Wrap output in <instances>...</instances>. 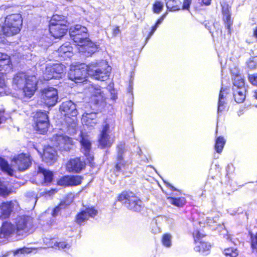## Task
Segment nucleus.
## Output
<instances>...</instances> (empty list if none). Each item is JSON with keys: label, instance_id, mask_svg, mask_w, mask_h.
I'll return each instance as SVG.
<instances>
[{"label": "nucleus", "instance_id": "c85d7f7f", "mask_svg": "<svg viewBox=\"0 0 257 257\" xmlns=\"http://www.w3.org/2000/svg\"><path fill=\"white\" fill-rule=\"evenodd\" d=\"M34 120L36 123H49L48 115L45 112L37 111L34 116Z\"/></svg>", "mask_w": 257, "mask_h": 257}, {"label": "nucleus", "instance_id": "2f4dec72", "mask_svg": "<svg viewBox=\"0 0 257 257\" xmlns=\"http://www.w3.org/2000/svg\"><path fill=\"white\" fill-rule=\"evenodd\" d=\"M0 168L3 171L7 172L10 176L13 175V170L9 165L8 162L1 158H0Z\"/></svg>", "mask_w": 257, "mask_h": 257}, {"label": "nucleus", "instance_id": "7ed1b4c3", "mask_svg": "<svg viewBox=\"0 0 257 257\" xmlns=\"http://www.w3.org/2000/svg\"><path fill=\"white\" fill-rule=\"evenodd\" d=\"M87 68L89 75L101 81L108 78L111 70L106 61L104 60L92 62L87 65Z\"/></svg>", "mask_w": 257, "mask_h": 257}, {"label": "nucleus", "instance_id": "864d4df0", "mask_svg": "<svg viewBox=\"0 0 257 257\" xmlns=\"http://www.w3.org/2000/svg\"><path fill=\"white\" fill-rule=\"evenodd\" d=\"M193 0H184L183 5V9L188 10L189 8L190 5Z\"/></svg>", "mask_w": 257, "mask_h": 257}, {"label": "nucleus", "instance_id": "72a5a7b5", "mask_svg": "<svg viewBox=\"0 0 257 257\" xmlns=\"http://www.w3.org/2000/svg\"><path fill=\"white\" fill-rule=\"evenodd\" d=\"M225 143V141L222 137H219L216 139L215 145V149L218 153L221 152Z\"/></svg>", "mask_w": 257, "mask_h": 257}, {"label": "nucleus", "instance_id": "79ce46f5", "mask_svg": "<svg viewBox=\"0 0 257 257\" xmlns=\"http://www.w3.org/2000/svg\"><path fill=\"white\" fill-rule=\"evenodd\" d=\"M57 184L64 187L69 186L68 176H65L61 177L58 181Z\"/></svg>", "mask_w": 257, "mask_h": 257}, {"label": "nucleus", "instance_id": "5701e85b", "mask_svg": "<svg viewBox=\"0 0 257 257\" xmlns=\"http://www.w3.org/2000/svg\"><path fill=\"white\" fill-rule=\"evenodd\" d=\"M81 150L85 156L88 157V160L89 162L93 160V156L90 154L91 148V144L87 138L82 137L81 141Z\"/></svg>", "mask_w": 257, "mask_h": 257}, {"label": "nucleus", "instance_id": "a211bd4d", "mask_svg": "<svg viewBox=\"0 0 257 257\" xmlns=\"http://www.w3.org/2000/svg\"><path fill=\"white\" fill-rule=\"evenodd\" d=\"M13 161L17 165L20 171L27 169L31 165V160L28 156L25 154H20L14 159Z\"/></svg>", "mask_w": 257, "mask_h": 257}, {"label": "nucleus", "instance_id": "473e14b6", "mask_svg": "<svg viewBox=\"0 0 257 257\" xmlns=\"http://www.w3.org/2000/svg\"><path fill=\"white\" fill-rule=\"evenodd\" d=\"M69 186L81 184L82 178L80 176H68Z\"/></svg>", "mask_w": 257, "mask_h": 257}, {"label": "nucleus", "instance_id": "1a4fd4ad", "mask_svg": "<svg viewBox=\"0 0 257 257\" xmlns=\"http://www.w3.org/2000/svg\"><path fill=\"white\" fill-rule=\"evenodd\" d=\"M88 73L87 65L81 64L79 66L71 67L68 74L69 78L75 83L84 81Z\"/></svg>", "mask_w": 257, "mask_h": 257}, {"label": "nucleus", "instance_id": "774afa93", "mask_svg": "<svg viewBox=\"0 0 257 257\" xmlns=\"http://www.w3.org/2000/svg\"><path fill=\"white\" fill-rule=\"evenodd\" d=\"M157 232H159V229H158V230H155V231H154V233H157Z\"/></svg>", "mask_w": 257, "mask_h": 257}, {"label": "nucleus", "instance_id": "a18cd8bd", "mask_svg": "<svg viewBox=\"0 0 257 257\" xmlns=\"http://www.w3.org/2000/svg\"><path fill=\"white\" fill-rule=\"evenodd\" d=\"M248 67L250 69H254L256 67L257 63L254 58H250L247 62Z\"/></svg>", "mask_w": 257, "mask_h": 257}, {"label": "nucleus", "instance_id": "69168bd1", "mask_svg": "<svg viewBox=\"0 0 257 257\" xmlns=\"http://www.w3.org/2000/svg\"><path fill=\"white\" fill-rule=\"evenodd\" d=\"M51 192H52V193H55L56 192V191L55 189L51 190L50 192H49L48 193H50Z\"/></svg>", "mask_w": 257, "mask_h": 257}, {"label": "nucleus", "instance_id": "f257e3e1", "mask_svg": "<svg viewBox=\"0 0 257 257\" xmlns=\"http://www.w3.org/2000/svg\"><path fill=\"white\" fill-rule=\"evenodd\" d=\"M37 78L24 72L18 73L14 77L13 84L21 90L24 96L31 97L34 95L37 86Z\"/></svg>", "mask_w": 257, "mask_h": 257}, {"label": "nucleus", "instance_id": "9d476101", "mask_svg": "<svg viewBox=\"0 0 257 257\" xmlns=\"http://www.w3.org/2000/svg\"><path fill=\"white\" fill-rule=\"evenodd\" d=\"M58 98V91L56 88L52 87H47L41 91V101L48 106L55 105Z\"/></svg>", "mask_w": 257, "mask_h": 257}, {"label": "nucleus", "instance_id": "052dcab7", "mask_svg": "<svg viewBox=\"0 0 257 257\" xmlns=\"http://www.w3.org/2000/svg\"><path fill=\"white\" fill-rule=\"evenodd\" d=\"M211 0H202V3L205 5H209L210 4Z\"/></svg>", "mask_w": 257, "mask_h": 257}, {"label": "nucleus", "instance_id": "ddd939ff", "mask_svg": "<svg viewBox=\"0 0 257 257\" xmlns=\"http://www.w3.org/2000/svg\"><path fill=\"white\" fill-rule=\"evenodd\" d=\"M53 145L61 150L67 151L71 149L72 140L67 136L56 135L52 138Z\"/></svg>", "mask_w": 257, "mask_h": 257}, {"label": "nucleus", "instance_id": "0e129e2a", "mask_svg": "<svg viewBox=\"0 0 257 257\" xmlns=\"http://www.w3.org/2000/svg\"><path fill=\"white\" fill-rule=\"evenodd\" d=\"M161 22H162L161 20H159L157 21V23L156 24V25L158 26V25H159V24H160Z\"/></svg>", "mask_w": 257, "mask_h": 257}, {"label": "nucleus", "instance_id": "680f3d73", "mask_svg": "<svg viewBox=\"0 0 257 257\" xmlns=\"http://www.w3.org/2000/svg\"><path fill=\"white\" fill-rule=\"evenodd\" d=\"M253 36L257 38V28L253 32Z\"/></svg>", "mask_w": 257, "mask_h": 257}, {"label": "nucleus", "instance_id": "de8ad7c7", "mask_svg": "<svg viewBox=\"0 0 257 257\" xmlns=\"http://www.w3.org/2000/svg\"><path fill=\"white\" fill-rule=\"evenodd\" d=\"M248 80L252 85L257 86V74L249 75Z\"/></svg>", "mask_w": 257, "mask_h": 257}, {"label": "nucleus", "instance_id": "dca6fc26", "mask_svg": "<svg viewBox=\"0 0 257 257\" xmlns=\"http://www.w3.org/2000/svg\"><path fill=\"white\" fill-rule=\"evenodd\" d=\"M88 91L91 94V100L94 103L97 104L104 101L105 95L103 91L99 87L92 85L88 88Z\"/></svg>", "mask_w": 257, "mask_h": 257}, {"label": "nucleus", "instance_id": "a878e982", "mask_svg": "<svg viewBox=\"0 0 257 257\" xmlns=\"http://www.w3.org/2000/svg\"><path fill=\"white\" fill-rule=\"evenodd\" d=\"M38 175H42L44 177L45 183H50L52 181L53 177L52 172L41 167L38 168Z\"/></svg>", "mask_w": 257, "mask_h": 257}, {"label": "nucleus", "instance_id": "412c9836", "mask_svg": "<svg viewBox=\"0 0 257 257\" xmlns=\"http://www.w3.org/2000/svg\"><path fill=\"white\" fill-rule=\"evenodd\" d=\"M56 152L53 148L47 146L44 149L42 159L46 163L52 164L56 160Z\"/></svg>", "mask_w": 257, "mask_h": 257}, {"label": "nucleus", "instance_id": "b1692460", "mask_svg": "<svg viewBox=\"0 0 257 257\" xmlns=\"http://www.w3.org/2000/svg\"><path fill=\"white\" fill-rule=\"evenodd\" d=\"M233 90V97L237 103H242L245 98L246 89L245 87L234 88Z\"/></svg>", "mask_w": 257, "mask_h": 257}, {"label": "nucleus", "instance_id": "8fccbe9b", "mask_svg": "<svg viewBox=\"0 0 257 257\" xmlns=\"http://www.w3.org/2000/svg\"><path fill=\"white\" fill-rule=\"evenodd\" d=\"M227 95V92L226 91L225 89L222 87L219 93V99H226Z\"/></svg>", "mask_w": 257, "mask_h": 257}, {"label": "nucleus", "instance_id": "39448f33", "mask_svg": "<svg viewBox=\"0 0 257 257\" xmlns=\"http://www.w3.org/2000/svg\"><path fill=\"white\" fill-rule=\"evenodd\" d=\"M118 200L130 210L140 211L142 208V202L132 192H122Z\"/></svg>", "mask_w": 257, "mask_h": 257}, {"label": "nucleus", "instance_id": "ea45409f", "mask_svg": "<svg viewBox=\"0 0 257 257\" xmlns=\"http://www.w3.org/2000/svg\"><path fill=\"white\" fill-rule=\"evenodd\" d=\"M226 108V99H218V112H222Z\"/></svg>", "mask_w": 257, "mask_h": 257}, {"label": "nucleus", "instance_id": "3c124183", "mask_svg": "<svg viewBox=\"0 0 257 257\" xmlns=\"http://www.w3.org/2000/svg\"><path fill=\"white\" fill-rule=\"evenodd\" d=\"M30 252V251H29V249L28 248H20V249H19L18 250H17L14 254L15 255H17L19 253H21V254H25V253H29Z\"/></svg>", "mask_w": 257, "mask_h": 257}, {"label": "nucleus", "instance_id": "2eb2a0df", "mask_svg": "<svg viewBox=\"0 0 257 257\" xmlns=\"http://www.w3.org/2000/svg\"><path fill=\"white\" fill-rule=\"evenodd\" d=\"M85 166V162L81 160L80 158H77L71 159L68 162L66 169L69 172L79 173L84 168Z\"/></svg>", "mask_w": 257, "mask_h": 257}, {"label": "nucleus", "instance_id": "e2e57ef3", "mask_svg": "<svg viewBox=\"0 0 257 257\" xmlns=\"http://www.w3.org/2000/svg\"><path fill=\"white\" fill-rule=\"evenodd\" d=\"M34 197L32 199V201L33 202H35V203H36V201H37V197L35 196V195L34 194Z\"/></svg>", "mask_w": 257, "mask_h": 257}, {"label": "nucleus", "instance_id": "4be33fe9", "mask_svg": "<svg viewBox=\"0 0 257 257\" xmlns=\"http://www.w3.org/2000/svg\"><path fill=\"white\" fill-rule=\"evenodd\" d=\"M10 57L7 54L0 52V71H10L12 69Z\"/></svg>", "mask_w": 257, "mask_h": 257}, {"label": "nucleus", "instance_id": "0eeeda50", "mask_svg": "<svg viewBox=\"0 0 257 257\" xmlns=\"http://www.w3.org/2000/svg\"><path fill=\"white\" fill-rule=\"evenodd\" d=\"M65 70V67L62 64L49 63L43 72V76L45 80L59 79L61 78Z\"/></svg>", "mask_w": 257, "mask_h": 257}, {"label": "nucleus", "instance_id": "4c0bfd02", "mask_svg": "<svg viewBox=\"0 0 257 257\" xmlns=\"http://www.w3.org/2000/svg\"><path fill=\"white\" fill-rule=\"evenodd\" d=\"M170 202L178 207H181L185 203V200L184 198H170Z\"/></svg>", "mask_w": 257, "mask_h": 257}, {"label": "nucleus", "instance_id": "c9c22d12", "mask_svg": "<svg viewBox=\"0 0 257 257\" xmlns=\"http://www.w3.org/2000/svg\"><path fill=\"white\" fill-rule=\"evenodd\" d=\"M224 253L226 257H236L238 252L235 248H228L224 249Z\"/></svg>", "mask_w": 257, "mask_h": 257}, {"label": "nucleus", "instance_id": "e433bc0d", "mask_svg": "<svg viewBox=\"0 0 257 257\" xmlns=\"http://www.w3.org/2000/svg\"><path fill=\"white\" fill-rule=\"evenodd\" d=\"M36 128L37 131H39L40 134H43L47 131L49 123H36Z\"/></svg>", "mask_w": 257, "mask_h": 257}, {"label": "nucleus", "instance_id": "20e7f679", "mask_svg": "<svg viewBox=\"0 0 257 257\" xmlns=\"http://www.w3.org/2000/svg\"><path fill=\"white\" fill-rule=\"evenodd\" d=\"M74 42L79 46V50L84 53L86 56H89L95 53L97 50V47L88 38L87 32L86 35L80 34L70 36Z\"/></svg>", "mask_w": 257, "mask_h": 257}, {"label": "nucleus", "instance_id": "393cba45", "mask_svg": "<svg viewBox=\"0 0 257 257\" xmlns=\"http://www.w3.org/2000/svg\"><path fill=\"white\" fill-rule=\"evenodd\" d=\"M124 152V145L120 144L117 147V163L115 165V168L117 171L120 170L121 167L123 166L124 165L122 157V154Z\"/></svg>", "mask_w": 257, "mask_h": 257}, {"label": "nucleus", "instance_id": "6e6d98bb", "mask_svg": "<svg viewBox=\"0 0 257 257\" xmlns=\"http://www.w3.org/2000/svg\"><path fill=\"white\" fill-rule=\"evenodd\" d=\"M194 236L195 237V241L196 242V243L197 242V239L199 240L201 237L203 236V234H202L198 231L196 232L195 234L194 233Z\"/></svg>", "mask_w": 257, "mask_h": 257}, {"label": "nucleus", "instance_id": "13d9d810", "mask_svg": "<svg viewBox=\"0 0 257 257\" xmlns=\"http://www.w3.org/2000/svg\"><path fill=\"white\" fill-rule=\"evenodd\" d=\"M222 13L223 15L230 14L229 10L228 9V6L226 7H223L222 8Z\"/></svg>", "mask_w": 257, "mask_h": 257}, {"label": "nucleus", "instance_id": "338daca9", "mask_svg": "<svg viewBox=\"0 0 257 257\" xmlns=\"http://www.w3.org/2000/svg\"><path fill=\"white\" fill-rule=\"evenodd\" d=\"M254 96L257 99V90L254 92Z\"/></svg>", "mask_w": 257, "mask_h": 257}, {"label": "nucleus", "instance_id": "bf43d9fd", "mask_svg": "<svg viewBox=\"0 0 257 257\" xmlns=\"http://www.w3.org/2000/svg\"><path fill=\"white\" fill-rule=\"evenodd\" d=\"M157 26H156V25L153 27L152 28V31L150 32V34H149V37L147 38V39H149V38L151 36V35H153V34L155 32V31H156L157 28Z\"/></svg>", "mask_w": 257, "mask_h": 257}, {"label": "nucleus", "instance_id": "f03ea898", "mask_svg": "<svg viewBox=\"0 0 257 257\" xmlns=\"http://www.w3.org/2000/svg\"><path fill=\"white\" fill-rule=\"evenodd\" d=\"M22 24L23 19L20 14H11L6 17L5 22L0 29L4 35L9 37L12 36L20 32Z\"/></svg>", "mask_w": 257, "mask_h": 257}, {"label": "nucleus", "instance_id": "c756f323", "mask_svg": "<svg viewBox=\"0 0 257 257\" xmlns=\"http://www.w3.org/2000/svg\"><path fill=\"white\" fill-rule=\"evenodd\" d=\"M233 84L232 89H234L235 88L239 89L242 87H245L244 79L242 77L239 75H236L235 76L233 79Z\"/></svg>", "mask_w": 257, "mask_h": 257}, {"label": "nucleus", "instance_id": "a19ab883", "mask_svg": "<svg viewBox=\"0 0 257 257\" xmlns=\"http://www.w3.org/2000/svg\"><path fill=\"white\" fill-rule=\"evenodd\" d=\"M176 4V2L175 0H169L166 3V7L170 11H175L178 10Z\"/></svg>", "mask_w": 257, "mask_h": 257}, {"label": "nucleus", "instance_id": "4468645a", "mask_svg": "<svg viewBox=\"0 0 257 257\" xmlns=\"http://www.w3.org/2000/svg\"><path fill=\"white\" fill-rule=\"evenodd\" d=\"M109 128L110 126L107 122L103 125L98 140L99 146L102 148L109 147L112 144V140L111 139L109 135Z\"/></svg>", "mask_w": 257, "mask_h": 257}, {"label": "nucleus", "instance_id": "09e8293b", "mask_svg": "<svg viewBox=\"0 0 257 257\" xmlns=\"http://www.w3.org/2000/svg\"><path fill=\"white\" fill-rule=\"evenodd\" d=\"M6 86L3 72H0V88H3Z\"/></svg>", "mask_w": 257, "mask_h": 257}, {"label": "nucleus", "instance_id": "58836bf2", "mask_svg": "<svg viewBox=\"0 0 257 257\" xmlns=\"http://www.w3.org/2000/svg\"><path fill=\"white\" fill-rule=\"evenodd\" d=\"M172 236L170 234H165L162 238V243L163 245L167 247H169L171 245Z\"/></svg>", "mask_w": 257, "mask_h": 257}, {"label": "nucleus", "instance_id": "f704fd0d", "mask_svg": "<svg viewBox=\"0 0 257 257\" xmlns=\"http://www.w3.org/2000/svg\"><path fill=\"white\" fill-rule=\"evenodd\" d=\"M251 247L252 252L257 256V232L251 235Z\"/></svg>", "mask_w": 257, "mask_h": 257}, {"label": "nucleus", "instance_id": "7c9ffc66", "mask_svg": "<svg viewBox=\"0 0 257 257\" xmlns=\"http://www.w3.org/2000/svg\"><path fill=\"white\" fill-rule=\"evenodd\" d=\"M7 182L0 180V195L3 197H6L11 193L10 190L8 187Z\"/></svg>", "mask_w": 257, "mask_h": 257}, {"label": "nucleus", "instance_id": "5fc2aeb1", "mask_svg": "<svg viewBox=\"0 0 257 257\" xmlns=\"http://www.w3.org/2000/svg\"><path fill=\"white\" fill-rule=\"evenodd\" d=\"M57 246L59 248H67V247H69V244H67L65 242H60L57 243Z\"/></svg>", "mask_w": 257, "mask_h": 257}, {"label": "nucleus", "instance_id": "aec40b11", "mask_svg": "<svg viewBox=\"0 0 257 257\" xmlns=\"http://www.w3.org/2000/svg\"><path fill=\"white\" fill-rule=\"evenodd\" d=\"M97 113L92 112L91 113H84L82 115V123L88 127H93L98 122Z\"/></svg>", "mask_w": 257, "mask_h": 257}, {"label": "nucleus", "instance_id": "c03bdc74", "mask_svg": "<svg viewBox=\"0 0 257 257\" xmlns=\"http://www.w3.org/2000/svg\"><path fill=\"white\" fill-rule=\"evenodd\" d=\"M72 48L69 43H65L62 45L59 49V51L60 53H65L67 52H70Z\"/></svg>", "mask_w": 257, "mask_h": 257}, {"label": "nucleus", "instance_id": "6ab92c4d", "mask_svg": "<svg viewBox=\"0 0 257 257\" xmlns=\"http://www.w3.org/2000/svg\"><path fill=\"white\" fill-rule=\"evenodd\" d=\"M97 214V211L93 208H87L78 214L76 217V221L80 224L88 219L89 217H94Z\"/></svg>", "mask_w": 257, "mask_h": 257}, {"label": "nucleus", "instance_id": "37998d69", "mask_svg": "<svg viewBox=\"0 0 257 257\" xmlns=\"http://www.w3.org/2000/svg\"><path fill=\"white\" fill-rule=\"evenodd\" d=\"M163 4L159 1L156 2L153 6V10L155 13H159L163 8Z\"/></svg>", "mask_w": 257, "mask_h": 257}, {"label": "nucleus", "instance_id": "49530a36", "mask_svg": "<svg viewBox=\"0 0 257 257\" xmlns=\"http://www.w3.org/2000/svg\"><path fill=\"white\" fill-rule=\"evenodd\" d=\"M223 19L226 23V27L227 29L229 30L230 27L231 26V23H230V14H226L223 15Z\"/></svg>", "mask_w": 257, "mask_h": 257}, {"label": "nucleus", "instance_id": "bb28decb", "mask_svg": "<svg viewBox=\"0 0 257 257\" xmlns=\"http://www.w3.org/2000/svg\"><path fill=\"white\" fill-rule=\"evenodd\" d=\"M87 32V29L86 27L80 25H76L74 27H71L69 30L70 36L83 34L86 35Z\"/></svg>", "mask_w": 257, "mask_h": 257}, {"label": "nucleus", "instance_id": "603ef678", "mask_svg": "<svg viewBox=\"0 0 257 257\" xmlns=\"http://www.w3.org/2000/svg\"><path fill=\"white\" fill-rule=\"evenodd\" d=\"M62 205V204H60L59 206H57L56 207H55L53 211V212H52V216L53 217H55L56 216L58 215V213L59 212V211H60V210L61 209V206Z\"/></svg>", "mask_w": 257, "mask_h": 257}, {"label": "nucleus", "instance_id": "6e6552de", "mask_svg": "<svg viewBox=\"0 0 257 257\" xmlns=\"http://www.w3.org/2000/svg\"><path fill=\"white\" fill-rule=\"evenodd\" d=\"M15 223L18 235H25L33 227L32 218L29 216H19L15 219Z\"/></svg>", "mask_w": 257, "mask_h": 257}, {"label": "nucleus", "instance_id": "f8f14e48", "mask_svg": "<svg viewBox=\"0 0 257 257\" xmlns=\"http://www.w3.org/2000/svg\"><path fill=\"white\" fill-rule=\"evenodd\" d=\"M19 203L16 201L3 203L0 205V218L6 219L8 218L12 212L19 210Z\"/></svg>", "mask_w": 257, "mask_h": 257}, {"label": "nucleus", "instance_id": "4d7b16f0", "mask_svg": "<svg viewBox=\"0 0 257 257\" xmlns=\"http://www.w3.org/2000/svg\"><path fill=\"white\" fill-rule=\"evenodd\" d=\"M120 33L119 27H116L113 29L112 34L114 36H116Z\"/></svg>", "mask_w": 257, "mask_h": 257}, {"label": "nucleus", "instance_id": "cd10ccee", "mask_svg": "<svg viewBox=\"0 0 257 257\" xmlns=\"http://www.w3.org/2000/svg\"><path fill=\"white\" fill-rule=\"evenodd\" d=\"M196 243V245L194 247L195 250L202 253H205V252L209 251L211 248L210 244L207 242L199 241Z\"/></svg>", "mask_w": 257, "mask_h": 257}, {"label": "nucleus", "instance_id": "423d86ee", "mask_svg": "<svg viewBox=\"0 0 257 257\" xmlns=\"http://www.w3.org/2000/svg\"><path fill=\"white\" fill-rule=\"evenodd\" d=\"M61 18L59 16H54L50 23L49 31L55 38L63 37L67 31V22Z\"/></svg>", "mask_w": 257, "mask_h": 257}, {"label": "nucleus", "instance_id": "f3484780", "mask_svg": "<svg viewBox=\"0 0 257 257\" xmlns=\"http://www.w3.org/2000/svg\"><path fill=\"white\" fill-rule=\"evenodd\" d=\"M14 233L17 234L16 226L11 222L5 221L3 223L0 231V238L11 237Z\"/></svg>", "mask_w": 257, "mask_h": 257}, {"label": "nucleus", "instance_id": "9b49d317", "mask_svg": "<svg viewBox=\"0 0 257 257\" xmlns=\"http://www.w3.org/2000/svg\"><path fill=\"white\" fill-rule=\"evenodd\" d=\"M60 110L66 118L68 117L72 120L73 126H75V121L77 114L76 105L71 100L67 101L62 103L60 106Z\"/></svg>", "mask_w": 257, "mask_h": 257}]
</instances>
